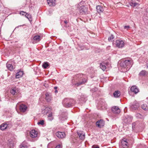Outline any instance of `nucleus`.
Returning a JSON list of instances; mask_svg holds the SVG:
<instances>
[{
    "label": "nucleus",
    "instance_id": "obj_1",
    "mask_svg": "<svg viewBox=\"0 0 148 148\" xmlns=\"http://www.w3.org/2000/svg\"><path fill=\"white\" fill-rule=\"evenodd\" d=\"M77 79L75 82L73 83L74 85L77 87L85 83L87 81V79L86 76L83 74H79L76 76Z\"/></svg>",
    "mask_w": 148,
    "mask_h": 148
},
{
    "label": "nucleus",
    "instance_id": "obj_2",
    "mask_svg": "<svg viewBox=\"0 0 148 148\" xmlns=\"http://www.w3.org/2000/svg\"><path fill=\"white\" fill-rule=\"evenodd\" d=\"M132 60H130L121 62L120 64L121 71L123 72H125L128 71L132 66Z\"/></svg>",
    "mask_w": 148,
    "mask_h": 148
},
{
    "label": "nucleus",
    "instance_id": "obj_3",
    "mask_svg": "<svg viewBox=\"0 0 148 148\" xmlns=\"http://www.w3.org/2000/svg\"><path fill=\"white\" fill-rule=\"evenodd\" d=\"M75 102V101L72 99L65 98L62 101V104L65 107L69 108L73 106Z\"/></svg>",
    "mask_w": 148,
    "mask_h": 148
},
{
    "label": "nucleus",
    "instance_id": "obj_4",
    "mask_svg": "<svg viewBox=\"0 0 148 148\" xmlns=\"http://www.w3.org/2000/svg\"><path fill=\"white\" fill-rule=\"evenodd\" d=\"M84 1H82L77 5V8L79 10V12L82 14H85L87 10V8L84 6V5H83L84 4Z\"/></svg>",
    "mask_w": 148,
    "mask_h": 148
},
{
    "label": "nucleus",
    "instance_id": "obj_5",
    "mask_svg": "<svg viewBox=\"0 0 148 148\" xmlns=\"http://www.w3.org/2000/svg\"><path fill=\"white\" fill-rule=\"evenodd\" d=\"M60 120L62 121L66 120L67 119V114L66 112H61L60 113L59 115Z\"/></svg>",
    "mask_w": 148,
    "mask_h": 148
},
{
    "label": "nucleus",
    "instance_id": "obj_6",
    "mask_svg": "<svg viewBox=\"0 0 148 148\" xmlns=\"http://www.w3.org/2000/svg\"><path fill=\"white\" fill-rule=\"evenodd\" d=\"M115 44L117 47L121 48L124 47V42L121 39L118 40H116Z\"/></svg>",
    "mask_w": 148,
    "mask_h": 148
},
{
    "label": "nucleus",
    "instance_id": "obj_7",
    "mask_svg": "<svg viewBox=\"0 0 148 148\" xmlns=\"http://www.w3.org/2000/svg\"><path fill=\"white\" fill-rule=\"evenodd\" d=\"M29 135L32 138L36 137L38 136V132L35 130H32L30 131Z\"/></svg>",
    "mask_w": 148,
    "mask_h": 148
},
{
    "label": "nucleus",
    "instance_id": "obj_8",
    "mask_svg": "<svg viewBox=\"0 0 148 148\" xmlns=\"http://www.w3.org/2000/svg\"><path fill=\"white\" fill-rule=\"evenodd\" d=\"M132 117L131 116H126L124 118V122L126 123H129L132 121Z\"/></svg>",
    "mask_w": 148,
    "mask_h": 148
},
{
    "label": "nucleus",
    "instance_id": "obj_9",
    "mask_svg": "<svg viewBox=\"0 0 148 148\" xmlns=\"http://www.w3.org/2000/svg\"><path fill=\"white\" fill-rule=\"evenodd\" d=\"M139 107V103L135 101L130 106V107L132 110H134L137 109Z\"/></svg>",
    "mask_w": 148,
    "mask_h": 148
},
{
    "label": "nucleus",
    "instance_id": "obj_10",
    "mask_svg": "<svg viewBox=\"0 0 148 148\" xmlns=\"http://www.w3.org/2000/svg\"><path fill=\"white\" fill-rule=\"evenodd\" d=\"M10 92L13 95H16L19 93V90L18 88L14 87L12 88Z\"/></svg>",
    "mask_w": 148,
    "mask_h": 148
},
{
    "label": "nucleus",
    "instance_id": "obj_11",
    "mask_svg": "<svg viewBox=\"0 0 148 148\" xmlns=\"http://www.w3.org/2000/svg\"><path fill=\"white\" fill-rule=\"evenodd\" d=\"M99 107H100L101 109H104L107 108V104L106 103L105 101H100L99 105Z\"/></svg>",
    "mask_w": 148,
    "mask_h": 148
},
{
    "label": "nucleus",
    "instance_id": "obj_12",
    "mask_svg": "<svg viewBox=\"0 0 148 148\" xmlns=\"http://www.w3.org/2000/svg\"><path fill=\"white\" fill-rule=\"evenodd\" d=\"M96 125L99 127H103L105 125V122L103 119H100L96 122Z\"/></svg>",
    "mask_w": 148,
    "mask_h": 148
},
{
    "label": "nucleus",
    "instance_id": "obj_13",
    "mask_svg": "<svg viewBox=\"0 0 148 148\" xmlns=\"http://www.w3.org/2000/svg\"><path fill=\"white\" fill-rule=\"evenodd\" d=\"M51 108L49 107H44L42 109V113L44 115L48 113L51 111Z\"/></svg>",
    "mask_w": 148,
    "mask_h": 148
},
{
    "label": "nucleus",
    "instance_id": "obj_14",
    "mask_svg": "<svg viewBox=\"0 0 148 148\" xmlns=\"http://www.w3.org/2000/svg\"><path fill=\"white\" fill-rule=\"evenodd\" d=\"M112 112L115 114H119L120 112V110L118 107L113 106L112 108Z\"/></svg>",
    "mask_w": 148,
    "mask_h": 148
},
{
    "label": "nucleus",
    "instance_id": "obj_15",
    "mask_svg": "<svg viewBox=\"0 0 148 148\" xmlns=\"http://www.w3.org/2000/svg\"><path fill=\"white\" fill-rule=\"evenodd\" d=\"M128 144L127 142L123 139L121 141V148H128Z\"/></svg>",
    "mask_w": 148,
    "mask_h": 148
},
{
    "label": "nucleus",
    "instance_id": "obj_16",
    "mask_svg": "<svg viewBox=\"0 0 148 148\" xmlns=\"http://www.w3.org/2000/svg\"><path fill=\"white\" fill-rule=\"evenodd\" d=\"M77 134L79 136V138L82 140L84 139L85 138V133L82 131H78L77 132Z\"/></svg>",
    "mask_w": 148,
    "mask_h": 148
},
{
    "label": "nucleus",
    "instance_id": "obj_17",
    "mask_svg": "<svg viewBox=\"0 0 148 148\" xmlns=\"http://www.w3.org/2000/svg\"><path fill=\"white\" fill-rule=\"evenodd\" d=\"M27 108V106L26 105L24 104H21L19 106V109L20 111L21 112H25Z\"/></svg>",
    "mask_w": 148,
    "mask_h": 148
},
{
    "label": "nucleus",
    "instance_id": "obj_18",
    "mask_svg": "<svg viewBox=\"0 0 148 148\" xmlns=\"http://www.w3.org/2000/svg\"><path fill=\"white\" fill-rule=\"evenodd\" d=\"M56 135L59 138H63L65 136V134L64 132H58L56 133Z\"/></svg>",
    "mask_w": 148,
    "mask_h": 148
},
{
    "label": "nucleus",
    "instance_id": "obj_19",
    "mask_svg": "<svg viewBox=\"0 0 148 148\" xmlns=\"http://www.w3.org/2000/svg\"><path fill=\"white\" fill-rule=\"evenodd\" d=\"M131 91L134 94H136L139 91L138 88L136 86H133L131 88Z\"/></svg>",
    "mask_w": 148,
    "mask_h": 148
},
{
    "label": "nucleus",
    "instance_id": "obj_20",
    "mask_svg": "<svg viewBox=\"0 0 148 148\" xmlns=\"http://www.w3.org/2000/svg\"><path fill=\"white\" fill-rule=\"evenodd\" d=\"M15 144V142L12 140H8V146L10 148H13Z\"/></svg>",
    "mask_w": 148,
    "mask_h": 148
},
{
    "label": "nucleus",
    "instance_id": "obj_21",
    "mask_svg": "<svg viewBox=\"0 0 148 148\" xmlns=\"http://www.w3.org/2000/svg\"><path fill=\"white\" fill-rule=\"evenodd\" d=\"M33 43H35L38 42H39L40 40V36H35L33 38Z\"/></svg>",
    "mask_w": 148,
    "mask_h": 148
},
{
    "label": "nucleus",
    "instance_id": "obj_22",
    "mask_svg": "<svg viewBox=\"0 0 148 148\" xmlns=\"http://www.w3.org/2000/svg\"><path fill=\"white\" fill-rule=\"evenodd\" d=\"M8 126V125L7 124L3 123L0 125V129L2 130H3L7 128Z\"/></svg>",
    "mask_w": 148,
    "mask_h": 148
},
{
    "label": "nucleus",
    "instance_id": "obj_23",
    "mask_svg": "<svg viewBox=\"0 0 148 148\" xmlns=\"http://www.w3.org/2000/svg\"><path fill=\"white\" fill-rule=\"evenodd\" d=\"M48 4L50 6H54L55 5V0H47Z\"/></svg>",
    "mask_w": 148,
    "mask_h": 148
},
{
    "label": "nucleus",
    "instance_id": "obj_24",
    "mask_svg": "<svg viewBox=\"0 0 148 148\" xmlns=\"http://www.w3.org/2000/svg\"><path fill=\"white\" fill-rule=\"evenodd\" d=\"M96 9L97 12L99 13H101L103 12L104 10L103 8L99 5L96 6Z\"/></svg>",
    "mask_w": 148,
    "mask_h": 148
},
{
    "label": "nucleus",
    "instance_id": "obj_25",
    "mask_svg": "<svg viewBox=\"0 0 148 148\" xmlns=\"http://www.w3.org/2000/svg\"><path fill=\"white\" fill-rule=\"evenodd\" d=\"M113 95L115 97H118L121 95L120 92L119 90L115 91L113 93Z\"/></svg>",
    "mask_w": 148,
    "mask_h": 148
},
{
    "label": "nucleus",
    "instance_id": "obj_26",
    "mask_svg": "<svg viewBox=\"0 0 148 148\" xmlns=\"http://www.w3.org/2000/svg\"><path fill=\"white\" fill-rule=\"evenodd\" d=\"M148 73L145 70H142L139 73V75L141 76H145L147 75Z\"/></svg>",
    "mask_w": 148,
    "mask_h": 148
},
{
    "label": "nucleus",
    "instance_id": "obj_27",
    "mask_svg": "<svg viewBox=\"0 0 148 148\" xmlns=\"http://www.w3.org/2000/svg\"><path fill=\"white\" fill-rule=\"evenodd\" d=\"M23 74V72L22 71H20L17 72L16 74V78H19L21 77Z\"/></svg>",
    "mask_w": 148,
    "mask_h": 148
},
{
    "label": "nucleus",
    "instance_id": "obj_28",
    "mask_svg": "<svg viewBox=\"0 0 148 148\" xmlns=\"http://www.w3.org/2000/svg\"><path fill=\"white\" fill-rule=\"evenodd\" d=\"M6 66L8 69L11 71H12L14 69L12 64L7 63L6 64Z\"/></svg>",
    "mask_w": 148,
    "mask_h": 148
},
{
    "label": "nucleus",
    "instance_id": "obj_29",
    "mask_svg": "<svg viewBox=\"0 0 148 148\" xmlns=\"http://www.w3.org/2000/svg\"><path fill=\"white\" fill-rule=\"evenodd\" d=\"M46 99L47 101L48 102H50L51 99V97L50 96L48 93H47L45 94Z\"/></svg>",
    "mask_w": 148,
    "mask_h": 148
},
{
    "label": "nucleus",
    "instance_id": "obj_30",
    "mask_svg": "<svg viewBox=\"0 0 148 148\" xmlns=\"http://www.w3.org/2000/svg\"><path fill=\"white\" fill-rule=\"evenodd\" d=\"M100 68L103 71H104L106 69V66L105 65L104 63H102L100 64Z\"/></svg>",
    "mask_w": 148,
    "mask_h": 148
},
{
    "label": "nucleus",
    "instance_id": "obj_31",
    "mask_svg": "<svg viewBox=\"0 0 148 148\" xmlns=\"http://www.w3.org/2000/svg\"><path fill=\"white\" fill-rule=\"evenodd\" d=\"M49 66V64L47 62H45L42 65V67L45 69H46Z\"/></svg>",
    "mask_w": 148,
    "mask_h": 148
},
{
    "label": "nucleus",
    "instance_id": "obj_32",
    "mask_svg": "<svg viewBox=\"0 0 148 148\" xmlns=\"http://www.w3.org/2000/svg\"><path fill=\"white\" fill-rule=\"evenodd\" d=\"M130 5L131 6L134 7L137 6L138 5V3H137L132 1L130 3Z\"/></svg>",
    "mask_w": 148,
    "mask_h": 148
},
{
    "label": "nucleus",
    "instance_id": "obj_33",
    "mask_svg": "<svg viewBox=\"0 0 148 148\" xmlns=\"http://www.w3.org/2000/svg\"><path fill=\"white\" fill-rule=\"evenodd\" d=\"M141 108L144 110H148V107L146 104H143L141 106Z\"/></svg>",
    "mask_w": 148,
    "mask_h": 148
},
{
    "label": "nucleus",
    "instance_id": "obj_34",
    "mask_svg": "<svg viewBox=\"0 0 148 148\" xmlns=\"http://www.w3.org/2000/svg\"><path fill=\"white\" fill-rule=\"evenodd\" d=\"M48 120H49L51 121H52L53 119V116L52 113H50V114H49L48 116Z\"/></svg>",
    "mask_w": 148,
    "mask_h": 148
},
{
    "label": "nucleus",
    "instance_id": "obj_35",
    "mask_svg": "<svg viewBox=\"0 0 148 148\" xmlns=\"http://www.w3.org/2000/svg\"><path fill=\"white\" fill-rule=\"evenodd\" d=\"M79 50H84L85 49H88L87 48H86L85 46H84L82 45H79Z\"/></svg>",
    "mask_w": 148,
    "mask_h": 148
},
{
    "label": "nucleus",
    "instance_id": "obj_36",
    "mask_svg": "<svg viewBox=\"0 0 148 148\" xmlns=\"http://www.w3.org/2000/svg\"><path fill=\"white\" fill-rule=\"evenodd\" d=\"M136 117L138 118H143V116L139 113L137 114L136 115Z\"/></svg>",
    "mask_w": 148,
    "mask_h": 148
},
{
    "label": "nucleus",
    "instance_id": "obj_37",
    "mask_svg": "<svg viewBox=\"0 0 148 148\" xmlns=\"http://www.w3.org/2000/svg\"><path fill=\"white\" fill-rule=\"evenodd\" d=\"M114 38V36H113V35L112 34L111 35V36H110L108 38V40L109 41H112V40Z\"/></svg>",
    "mask_w": 148,
    "mask_h": 148
},
{
    "label": "nucleus",
    "instance_id": "obj_38",
    "mask_svg": "<svg viewBox=\"0 0 148 148\" xmlns=\"http://www.w3.org/2000/svg\"><path fill=\"white\" fill-rule=\"evenodd\" d=\"M20 147L21 148H27V146L23 143L20 145Z\"/></svg>",
    "mask_w": 148,
    "mask_h": 148
},
{
    "label": "nucleus",
    "instance_id": "obj_39",
    "mask_svg": "<svg viewBox=\"0 0 148 148\" xmlns=\"http://www.w3.org/2000/svg\"><path fill=\"white\" fill-rule=\"evenodd\" d=\"M20 14L22 16H25V15L26 16L27 15V13L23 11L20 12Z\"/></svg>",
    "mask_w": 148,
    "mask_h": 148
},
{
    "label": "nucleus",
    "instance_id": "obj_40",
    "mask_svg": "<svg viewBox=\"0 0 148 148\" xmlns=\"http://www.w3.org/2000/svg\"><path fill=\"white\" fill-rule=\"evenodd\" d=\"M27 18L29 21L30 20V19H31V15L28 14L27 13V15L25 16Z\"/></svg>",
    "mask_w": 148,
    "mask_h": 148
},
{
    "label": "nucleus",
    "instance_id": "obj_41",
    "mask_svg": "<svg viewBox=\"0 0 148 148\" xmlns=\"http://www.w3.org/2000/svg\"><path fill=\"white\" fill-rule=\"evenodd\" d=\"M44 120H41L40 121L38 122V125H43L44 124Z\"/></svg>",
    "mask_w": 148,
    "mask_h": 148
},
{
    "label": "nucleus",
    "instance_id": "obj_42",
    "mask_svg": "<svg viewBox=\"0 0 148 148\" xmlns=\"http://www.w3.org/2000/svg\"><path fill=\"white\" fill-rule=\"evenodd\" d=\"M92 148H99L98 145H93L92 146Z\"/></svg>",
    "mask_w": 148,
    "mask_h": 148
},
{
    "label": "nucleus",
    "instance_id": "obj_43",
    "mask_svg": "<svg viewBox=\"0 0 148 148\" xmlns=\"http://www.w3.org/2000/svg\"><path fill=\"white\" fill-rule=\"evenodd\" d=\"M130 27L129 26H125L124 27V28L125 29H127V30Z\"/></svg>",
    "mask_w": 148,
    "mask_h": 148
},
{
    "label": "nucleus",
    "instance_id": "obj_44",
    "mask_svg": "<svg viewBox=\"0 0 148 148\" xmlns=\"http://www.w3.org/2000/svg\"><path fill=\"white\" fill-rule=\"evenodd\" d=\"M61 145L60 144L58 145H57L55 148H61Z\"/></svg>",
    "mask_w": 148,
    "mask_h": 148
},
{
    "label": "nucleus",
    "instance_id": "obj_45",
    "mask_svg": "<svg viewBox=\"0 0 148 148\" xmlns=\"http://www.w3.org/2000/svg\"><path fill=\"white\" fill-rule=\"evenodd\" d=\"M105 64H106V66H108L109 64V63L108 62H107Z\"/></svg>",
    "mask_w": 148,
    "mask_h": 148
},
{
    "label": "nucleus",
    "instance_id": "obj_46",
    "mask_svg": "<svg viewBox=\"0 0 148 148\" xmlns=\"http://www.w3.org/2000/svg\"><path fill=\"white\" fill-rule=\"evenodd\" d=\"M64 23H65L66 24L67 23H68V22L67 21H64Z\"/></svg>",
    "mask_w": 148,
    "mask_h": 148
},
{
    "label": "nucleus",
    "instance_id": "obj_47",
    "mask_svg": "<svg viewBox=\"0 0 148 148\" xmlns=\"http://www.w3.org/2000/svg\"><path fill=\"white\" fill-rule=\"evenodd\" d=\"M19 105L18 104H17V105L16 106V107H17Z\"/></svg>",
    "mask_w": 148,
    "mask_h": 148
},
{
    "label": "nucleus",
    "instance_id": "obj_48",
    "mask_svg": "<svg viewBox=\"0 0 148 148\" xmlns=\"http://www.w3.org/2000/svg\"><path fill=\"white\" fill-rule=\"evenodd\" d=\"M57 88V87H54V88L55 89H56Z\"/></svg>",
    "mask_w": 148,
    "mask_h": 148
},
{
    "label": "nucleus",
    "instance_id": "obj_49",
    "mask_svg": "<svg viewBox=\"0 0 148 148\" xmlns=\"http://www.w3.org/2000/svg\"><path fill=\"white\" fill-rule=\"evenodd\" d=\"M147 12L148 13V9H147Z\"/></svg>",
    "mask_w": 148,
    "mask_h": 148
},
{
    "label": "nucleus",
    "instance_id": "obj_50",
    "mask_svg": "<svg viewBox=\"0 0 148 148\" xmlns=\"http://www.w3.org/2000/svg\"><path fill=\"white\" fill-rule=\"evenodd\" d=\"M55 92H57V90H55Z\"/></svg>",
    "mask_w": 148,
    "mask_h": 148
},
{
    "label": "nucleus",
    "instance_id": "obj_51",
    "mask_svg": "<svg viewBox=\"0 0 148 148\" xmlns=\"http://www.w3.org/2000/svg\"><path fill=\"white\" fill-rule=\"evenodd\" d=\"M81 100H82V98H81Z\"/></svg>",
    "mask_w": 148,
    "mask_h": 148
},
{
    "label": "nucleus",
    "instance_id": "obj_52",
    "mask_svg": "<svg viewBox=\"0 0 148 148\" xmlns=\"http://www.w3.org/2000/svg\"><path fill=\"white\" fill-rule=\"evenodd\" d=\"M108 48H110V46H108Z\"/></svg>",
    "mask_w": 148,
    "mask_h": 148
}]
</instances>
